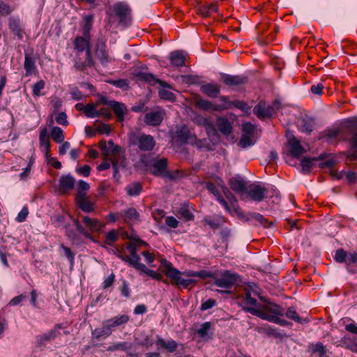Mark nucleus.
Masks as SVG:
<instances>
[{
  "label": "nucleus",
  "mask_w": 357,
  "mask_h": 357,
  "mask_svg": "<svg viewBox=\"0 0 357 357\" xmlns=\"http://www.w3.org/2000/svg\"><path fill=\"white\" fill-rule=\"evenodd\" d=\"M161 264L163 266L162 272L170 280V283L180 289H191L197 282L193 277L200 278H212L213 274L206 271H185L181 272L178 269L173 267L172 263L165 259L161 260Z\"/></svg>",
  "instance_id": "nucleus-2"
},
{
  "label": "nucleus",
  "mask_w": 357,
  "mask_h": 357,
  "mask_svg": "<svg viewBox=\"0 0 357 357\" xmlns=\"http://www.w3.org/2000/svg\"><path fill=\"white\" fill-rule=\"evenodd\" d=\"M159 96L162 99L168 100L170 101L175 100V95L167 89H160L159 91Z\"/></svg>",
  "instance_id": "nucleus-60"
},
{
  "label": "nucleus",
  "mask_w": 357,
  "mask_h": 357,
  "mask_svg": "<svg viewBox=\"0 0 357 357\" xmlns=\"http://www.w3.org/2000/svg\"><path fill=\"white\" fill-rule=\"evenodd\" d=\"M253 144L254 143L252 140V136H250L249 135H242V137L238 142V146L245 149Z\"/></svg>",
  "instance_id": "nucleus-56"
},
{
  "label": "nucleus",
  "mask_w": 357,
  "mask_h": 357,
  "mask_svg": "<svg viewBox=\"0 0 357 357\" xmlns=\"http://www.w3.org/2000/svg\"><path fill=\"white\" fill-rule=\"evenodd\" d=\"M24 68L26 71V76L35 74L37 72L36 61L33 56H32V53L25 52Z\"/></svg>",
  "instance_id": "nucleus-21"
},
{
  "label": "nucleus",
  "mask_w": 357,
  "mask_h": 357,
  "mask_svg": "<svg viewBox=\"0 0 357 357\" xmlns=\"http://www.w3.org/2000/svg\"><path fill=\"white\" fill-rule=\"evenodd\" d=\"M137 77L141 79L144 80L150 84H154L155 82H158L160 85L162 86L169 87V85L167 84L165 82L156 79L152 74L150 73H139L137 75Z\"/></svg>",
  "instance_id": "nucleus-38"
},
{
  "label": "nucleus",
  "mask_w": 357,
  "mask_h": 357,
  "mask_svg": "<svg viewBox=\"0 0 357 357\" xmlns=\"http://www.w3.org/2000/svg\"><path fill=\"white\" fill-rule=\"evenodd\" d=\"M167 167V159L162 158L160 160L155 161L153 164V166H152L153 174L157 175V176L162 174L165 172Z\"/></svg>",
  "instance_id": "nucleus-39"
},
{
  "label": "nucleus",
  "mask_w": 357,
  "mask_h": 357,
  "mask_svg": "<svg viewBox=\"0 0 357 357\" xmlns=\"http://www.w3.org/2000/svg\"><path fill=\"white\" fill-rule=\"evenodd\" d=\"M325 155L321 154L318 158H303L301 160V171L303 173H307L314 167V162L323 160Z\"/></svg>",
  "instance_id": "nucleus-34"
},
{
  "label": "nucleus",
  "mask_w": 357,
  "mask_h": 357,
  "mask_svg": "<svg viewBox=\"0 0 357 357\" xmlns=\"http://www.w3.org/2000/svg\"><path fill=\"white\" fill-rule=\"evenodd\" d=\"M197 105L204 110L208 111H215L216 105H213L211 102L204 100V99H198L197 100Z\"/></svg>",
  "instance_id": "nucleus-48"
},
{
  "label": "nucleus",
  "mask_w": 357,
  "mask_h": 357,
  "mask_svg": "<svg viewBox=\"0 0 357 357\" xmlns=\"http://www.w3.org/2000/svg\"><path fill=\"white\" fill-rule=\"evenodd\" d=\"M240 303L245 312H250L264 320L278 324L282 326L290 324L285 319L280 317L284 314V309L274 303H268L266 305H257V300L252 297L248 289H245V293L240 297Z\"/></svg>",
  "instance_id": "nucleus-1"
},
{
  "label": "nucleus",
  "mask_w": 357,
  "mask_h": 357,
  "mask_svg": "<svg viewBox=\"0 0 357 357\" xmlns=\"http://www.w3.org/2000/svg\"><path fill=\"white\" fill-rule=\"evenodd\" d=\"M186 54L181 50L173 51L170 53L171 64L175 67H182L185 65Z\"/></svg>",
  "instance_id": "nucleus-19"
},
{
  "label": "nucleus",
  "mask_w": 357,
  "mask_h": 357,
  "mask_svg": "<svg viewBox=\"0 0 357 357\" xmlns=\"http://www.w3.org/2000/svg\"><path fill=\"white\" fill-rule=\"evenodd\" d=\"M98 147L102 151L104 158L111 162L114 169V177L119 176V169L126 165L125 151L121 146L114 144L112 140H109L107 143L105 140H101L98 143Z\"/></svg>",
  "instance_id": "nucleus-3"
},
{
  "label": "nucleus",
  "mask_w": 357,
  "mask_h": 357,
  "mask_svg": "<svg viewBox=\"0 0 357 357\" xmlns=\"http://www.w3.org/2000/svg\"><path fill=\"white\" fill-rule=\"evenodd\" d=\"M132 348V344L128 342H118L114 344L113 345L109 347L107 349L108 351H115L117 350H121L127 352V354L130 356H134L135 354L131 351Z\"/></svg>",
  "instance_id": "nucleus-33"
},
{
  "label": "nucleus",
  "mask_w": 357,
  "mask_h": 357,
  "mask_svg": "<svg viewBox=\"0 0 357 357\" xmlns=\"http://www.w3.org/2000/svg\"><path fill=\"white\" fill-rule=\"evenodd\" d=\"M58 332L55 329H52L43 335L38 337L40 344H43L45 341H50L54 340L57 336Z\"/></svg>",
  "instance_id": "nucleus-47"
},
{
  "label": "nucleus",
  "mask_w": 357,
  "mask_h": 357,
  "mask_svg": "<svg viewBox=\"0 0 357 357\" xmlns=\"http://www.w3.org/2000/svg\"><path fill=\"white\" fill-rule=\"evenodd\" d=\"M8 26L12 33L19 39H22L23 38L24 32L22 28L19 18L10 17Z\"/></svg>",
  "instance_id": "nucleus-28"
},
{
  "label": "nucleus",
  "mask_w": 357,
  "mask_h": 357,
  "mask_svg": "<svg viewBox=\"0 0 357 357\" xmlns=\"http://www.w3.org/2000/svg\"><path fill=\"white\" fill-rule=\"evenodd\" d=\"M201 91L211 98H215L220 91V86L218 84L208 83L201 86Z\"/></svg>",
  "instance_id": "nucleus-30"
},
{
  "label": "nucleus",
  "mask_w": 357,
  "mask_h": 357,
  "mask_svg": "<svg viewBox=\"0 0 357 357\" xmlns=\"http://www.w3.org/2000/svg\"><path fill=\"white\" fill-rule=\"evenodd\" d=\"M207 190L211 192L217 199V200L224 206L225 210L228 212H230V208L229 206V203L225 199L222 195L220 193L218 189L215 186V185L211 182H208L206 183Z\"/></svg>",
  "instance_id": "nucleus-22"
},
{
  "label": "nucleus",
  "mask_w": 357,
  "mask_h": 357,
  "mask_svg": "<svg viewBox=\"0 0 357 357\" xmlns=\"http://www.w3.org/2000/svg\"><path fill=\"white\" fill-rule=\"evenodd\" d=\"M113 253L119 259L134 268L137 263L141 260L139 255L137 253V248L135 243H126L124 245L116 248L113 250Z\"/></svg>",
  "instance_id": "nucleus-5"
},
{
  "label": "nucleus",
  "mask_w": 357,
  "mask_h": 357,
  "mask_svg": "<svg viewBox=\"0 0 357 357\" xmlns=\"http://www.w3.org/2000/svg\"><path fill=\"white\" fill-rule=\"evenodd\" d=\"M82 222L90 231H100L104 225L96 218H91L89 216H82Z\"/></svg>",
  "instance_id": "nucleus-25"
},
{
  "label": "nucleus",
  "mask_w": 357,
  "mask_h": 357,
  "mask_svg": "<svg viewBox=\"0 0 357 357\" xmlns=\"http://www.w3.org/2000/svg\"><path fill=\"white\" fill-rule=\"evenodd\" d=\"M204 222L208 225L211 229H216L223 225L226 220L225 217L220 214H215L213 215H207L204 220Z\"/></svg>",
  "instance_id": "nucleus-18"
},
{
  "label": "nucleus",
  "mask_w": 357,
  "mask_h": 357,
  "mask_svg": "<svg viewBox=\"0 0 357 357\" xmlns=\"http://www.w3.org/2000/svg\"><path fill=\"white\" fill-rule=\"evenodd\" d=\"M109 105L112 108L118 121L120 122L123 121L124 115L127 112L125 105L116 101H110Z\"/></svg>",
  "instance_id": "nucleus-26"
},
{
  "label": "nucleus",
  "mask_w": 357,
  "mask_h": 357,
  "mask_svg": "<svg viewBox=\"0 0 357 357\" xmlns=\"http://www.w3.org/2000/svg\"><path fill=\"white\" fill-rule=\"evenodd\" d=\"M231 188L237 193L245 194L247 188L245 181L241 178L232 177L229 182Z\"/></svg>",
  "instance_id": "nucleus-29"
},
{
  "label": "nucleus",
  "mask_w": 357,
  "mask_h": 357,
  "mask_svg": "<svg viewBox=\"0 0 357 357\" xmlns=\"http://www.w3.org/2000/svg\"><path fill=\"white\" fill-rule=\"evenodd\" d=\"M351 149L346 153L347 158L350 161L357 160V132L353 134L351 139Z\"/></svg>",
  "instance_id": "nucleus-36"
},
{
  "label": "nucleus",
  "mask_w": 357,
  "mask_h": 357,
  "mask_svg": "<svg viewBox=\"0 0 357 357\" xmlns=\"http://www.w3.org/2000/svg\"><path fill=\"white\" fill-rule=\"evenodd\" d=\"M98 104L90 103L85 105L84 113L87 117L96 118L98 117V110H96Z\"/></svg>",
  "instance_id": "nucleus-49"
},
{
  "label": "nucleus",
  "mask_w": 357,
  "mask_h": 357,
  "mask_svg": "<svg viewBox=\"0 0 357 357\" xmlns=\"http://www.w3.org/2000/svg\"><path fill=\"white\" fill-rule=\"evenodd\" d=\"M218 129L222 134L225 135H228L232 132V125L231 122L227 119L224 117H219L217 119L216 121Z\"/></svg>",
  "instance_id": "nucleus-32"
},
{
  "label": "nucleus",
  "mask_w": 357,
  "mask_h": 357,
  "mask_svg": "<svg viewBox=\"0 0 357 357\" xmlns=\"http://www.w3.org/2000/svg\"><path fill=\"white\" fill-rule=\"evenodd\" d=\"M56 121L58 124L61 126H68V121L67 120V115L65 112H59L56 116Z\"/></svg>",
  "instance_id": "nucleus-61"
},
{
  "label": "nucleus",
  "mask_w": 357,
  "mask_h": 357,
  "mask_svg": "<svg viewBox=\"0 0 357 357\" xmlns=\"http://www.w3.org/2000/svg\"><path fill=\"white\" fill-rule=\"evenodd\" d=\"M128 139L130 144L136 146L142 151H152L156 144L153 136L143 132H131Z\"/></svg>",
  "instance_id": "nucleus-6"
},
{
  "label": "nucleus",
  "mask_w": 357,
  "mask_h": 357,
  "mask_svg": "<svg viewBox=\"0 0 357 357\" xmlns=\"http://www.w3.org/2000/svg\"><path fill=\"white\" fill-rule=\"evenodd\" d=\"M114 10L116 15L119 18V23L124 26L128 25L130 21V13L128 6L121 3H118L114 6Z\"/></svg>",
  "instance_id": "nucleus-10"
},
{
  "label": "nucleus",
  "mask_w": 357,
  "mask_h": 357,
  "mask_svg": "<svg viewBox=\"0 0 357 357\" xmlns=\"http://www.w3.org/2000/svg\"><path fill=\"white\" fill-rule=\"evenodd\" d=\"M75 181L72 176H62L59 181V192L66 194L74 188Z\"/></svg>",
  "instance_id": "nucleus-16"
},
{
  "label": "nucleus",
  "mask_w": 357,
  "mask_h": 357,
  "mask_svg": "<svg viewBox=\"0 0 357 357\" xmlns=\"http://www.w3.org/2000/svg\"><path fill=\"white\" fill-rule=\"evenodd\" d=\"M91 38L86 36H77L73 42L74 48L78 52L86 51V59L84 61H81L78 57L75 59V67L77 70H84L86 67H91L94 65L92 58V52L90 45Z\"/></svg>",
  "instance_id": "nucleus-4"
},
{
  "label": "nucleus",
  "mask_w": 357,
  "mask_h": 357,
  "mask_svg": "<svg viewBox=\"0 0 357 357\" xmlns=\"http://www.w3.org/2000/svg\"><path fill=\"white\" fill-rule=\"evenodd\" d=\"M262 331L268 336L274 337H281L282 334L277 328H274L270 326H266L262 328Z\"/></svg>",
  "instance_id": "nucleus-53"
},
{
  "label": "nucleus",
  "mask_w": 357,
  "mask_h": 357,
  "mask_svg": "<svg viewBox=\"0 0 357 357\" xmlns=\"http://www.w3.org/2000/svg\"><path fill=\"white\" fill-rule=\"evenodd\" d=\"M334 259L337 263H344L351 274H357V252H348L342 248L335 251Z\"/></svg>",
  "instance_id": "nucleus-7"
},
{
  "label": "nucleus",
  "mask_w": 357,
  "mask_h": 357,
  "mask_svg": "<svg viewBox=\"0 0 357 357\" xmlns=\"http://www.w3.org/2000/svg\"><path fill=\"white\" fill-rule=\"evenodd\" d=\"M208 10L206 5H202L197 8V13L203 17H207L211 15Z\"/></svg>",
  "instance_id": "nucleus-63"
},
{
  "label": "nucleus",
  "mask_w": 357,
  "mask_h": 357,
  "mask_svg": "<svg viewBox=\"0 0 357 357\" xmlns=\"http://www.w3.org/2000/svg\"><path fill=\"white\" fill-rule=\"evenodd\" d=\"M75 202L79 208L84 212L90 213L95 208L94 203L91 200L89 197L86 196V193H77Z\"/></svg>",
  "instance_id": "nucleus-12"
},
{
  "label": "nucleus",
  "mask_w": 357,
  "mask_h": 357,
  "mask_svg": "<svg viewBox=\"0 0 357 357\" xmlns=\"http://www.w3.org/2000/svg\"><path fill=\"white\" fill-rule=\"evenodd\" d=\"M286 317L300 324H305L309 322V319L307 318H301L296 312L294 307H289L285 312Z\"/></svg>",
  "instance_id": "nucleus-40"
},
{
  "label": "nucleus",
  "mask_w": 357,
  "mask_h": 357,
  "mask_svg": "<svg viewBox=\"0 0 357 357\" xmlns=\"http://www.w3.org/2000/svg\"><path fill=\"white\" fill-rule=\"evenodd\" d=\"M250 216L259 222L264 227H268L271 225V222H269L262 215L258 213H250Z\"/></svg>",
  "instance_id": "nucleus-54"
},
{
  "label": "nucleus",
  "mask_w": 357,
  "mask_h": 357,
  "mask_svg": "<svg viewBox=\"0 0 357 357\" xmlns=\"http://www.w3.org/2000/svg\"><path fill=\"white\" fill-rule=\"evenodd\" d=\"M131 110L134 112H147L148 107L142 102H139L132 107Z\"/></svg>",
  "instance_id": "nucleus-62"
},
{
  "label": "nucleus",
  "mask_w": 357,
  "mask_h": 357,
  "mask_svg": "<svg viewBox=\"0 0 357 357\" xmlns=\"http://www.w3.org/2000/svg\"><path fill=\"white\" fill-rule=\"evenodd\" d=\"M211 324L210 322H205L201 326V327L199 329H197V333L200 337L203 338L208 335V331L211 329Z\"/></svg>",
  "instance_id": "nucleus-55"
},
{
  "label": "nucleus",
  "mask_w": 357,
  "mask_h": 357,
  "mask_svg": "<svg viewBox=\"0 0 357 357\" xmlns=\"http://www.w3.org/2000/svg\"><path fill=\"white\" fill-rule=\"evenodd\" d=\"M275 111L273 107L266 105L264 102H259L253 109V113L260 119L273 116Z\"/></svg>",
  "instance_id": "nucleus-14"
},
{
  "label": "nucleus",
  "mask_w": 357,
  "mask_h": 357,
  "mask_svg": "<svg viewBox=\"0 0 357 357\" xmlns=\"http://www.w3.org/2000/svg\"><path fill=\"white\" fill-rule=\"evenodd\" d=\"M237 275L229 271H225L220 277L215 278L214 284L219 287L226 289H231L236 282Z\"/></svg>",
  "instance_id": "nucleus-9"
},
{
  "label": "nucleus",
  "mask_w": 357,
  "mask_h": 357,
  "mask_svg": "<svg viewBox=\"0 0 357 357\" xmlns=\"http://www.w3.org/2000/svg\"><path fill=\"white\" fill-rule=\"evenodd\" d=\"M220 100L222 102H223V104H222V105H216L217 107L215 108V111L221 112V111H223V110H225V109H230V108L233 107L232 101H230L229 100V97L228 96H220Z\"/></svg>",
  "instance_id": "nucleus-46"
},
{
  "label": "nucleus",
  "mask_w": 357,
  "mask_h": 357,
  "mask_svg": "<svg viewBox=\"0 0 357 357\" xmlns=\"http://www.w3.org/2000/svg\"><path fill=\"white\" fill-rule=\"evenodd\" d=\"M108 83L123 89H127L129 87L128 80L126 79H111L108 81Z\"/></svg>",
  "instance_id": "nucleus-51"
},
{
  "label": "nucleus",
  "mask_w": 357,
  "mask_h": 357,
  "mask_svg": "<svg viewBox=\"0 0 357 357\" xmlns=\"http://www.w3.org/2000/svg\"><path fill=\"white\" fill-rule=\"evenodd\" d=\"M233 107L241 109L245 114H250L251 107L248 105L247 102L241 100H234L232 101Z\"/></svg>",
  "instance_id": "nucleus-50"
},
{
  "label": "nucleus",
  "mask_w": 357,
  "mask_h": 357,
  "mask_svg": "<svg viewBox=\"0 0 357 357\" xmlns=\"http://www.w3.org/2000/svg\"><path fill=\"white\" fill-rule=\"evenodd\" d=\"M130 320L129 316L127 314H121L114 317L112 319L105 321L109 330H112L116 327L124 325L127 324Z\"/></svg>",
  "instance_id": "nucleus-24"
},
{
  "label": "nucleus",
  "mask_w": 357,
  "mask_h": 357,
  "mask_svg": "<svg viewBox=\"0 0 357 357\" xmlns=\"http://www.w3.org/2000/svg\"><path fill=\"white\" fill-rule=\"evenodd\" d=\"M93 21V15H88L84 17V24L83 26V36L91 38L90 31L92 28Z\"/></svg>",
  "instance_id": "nucleus-45"
},
{
  "label": "nucleus",
  "mask_w": 357,
  "mask_h": 357,
  "mask_svg": "<svg viewBox=\"0 0 357 357\" xmlns=\"http://www.w3.org/2000/svg\"><path fill=\"white\" fill-rule=\"evenodd\" d=\"M178 215L185 220H192L194 218L193 214L190 211L188 207L185 204H183L178 209Z\"/></svg>",
  "instance_id": "nucleus-44"
},
{
  "label": "nucleus",
  "mask_w": 357,
  "mask_h": 357,
  "mask_svg": "<svg viewBox=\"0 0 357 357\" xmlns=\"http://www.w3.org/2000/svg\"><path fill=\"white\" fill-rule=\"evenodd\" d=\"M95 54L102 65H106L109 62V58L106 52L105 42L102 38H98L96 40Z\"/></svg>",
  "instance_id": "nucleus-11"
},
{
  "label": "nucleus",
  "mask_w": 357,
  "mask_h": 357,
  "mask_svg": "<svg viewBox=\"0 0 357 357\" xmlns=\"http://www.w3.org/2000/svg\"><path fill=\"white\" fill-rule=\"evenodd\" d=\"M312 349L314 353H317L319 357H324L326 354L325 347L321 342H317L315 344H313Z\"/></svg>",
  "instance_id": "nucleus-59"
},
{
  "label": "nucleus",
  "mask_w": 357,
  "mask_h": 357,
  "mask_svg": "<svg viewBox=\"0 0 357 357\" xmlns=\"http://www.w3.org/2000/svg\"><path fill=\"white\" fill-rule=\"evenodd\" d=\"M164 113L160 110L146 112L143 118L144 122L151 126H158L163 121Z\"/></svg>",
  "instance_id": "nucleus-13"
},
{
  "label": "nucleus",
  "mask_w": 357,
  "mask_h": 357,
  "mask_svg": "<svg viewBox=\"0 0 357 357\" xmlns=\"http://www.w3.org/2000/svg\"><path fill=\"white\" fill-rule=\"evenodd\" d=\"M126 190L129 196H137L142 190V185L138 182L132 183L126 186Z\"/></svg>",
  "instance_id": "nucleus-41"
},
{
  "label": "nucleus",
  "mask_w": 357,
  "mask_h": 357,
  "mask_svg": "<svg viewBox=\"0 0 357 357\" xmlns=\"http://www.w3.org/2000/svg\"><path fill=\"white\" fill-rule=\"evenodd\" d=\"M155 344L158 348H163L167 351L170 353L174 352L178 347L177 342L175 340H170L168 341H165L160 337H158Z\"/></svg>",
  "instance_id": "nucleus-31"
},
{
  "label": "nucleus",
  "mask_w": 357,
  "mask_h": 357,
  "mask_svg": "<svg viewBox=\"0 0 357 357\" xmlns=\"http://www.w3.org/2000/svg\"><path fill=\"white\" fill-rule=\"evenodd\" d=\"M51 137L56 143L63 142L64 140L63 130L57 126L54 127L51 132Z\"/></svg>",
  "instance_id": "nucleus-42"
},
{
  "label": "nucleus",
  "mask_w": 357,
  "mask_h": 357,
  "mask_svg": "<svg viewBox=\"0 0 357 357\" xmlns=\"http://www.w3.org/2000/svg\"><path fill=\"white\" fill-rule=\"evenodd\" d=\"M268 193V190L259 184L252 183L250 185L246 190L245 194H242L240 197L242 200H245L248 197L255 202H261Z\"/></svg>",
  "instance_id": "nucleus-8"
},
{
  "label": "nucleus",
  "mask_w": 357,
  "mask_h": 357,
  "mask_svg": "<svg viewBox=\"0 0 357 357\" xmlns=\"http://www.w3.org/2000/svg\"><path fill=\"white\" fill-rule=\"evenodd\" d=\"M324 85L321 83H319L317 84L312 85L311 86L310 91L313 94L321 96L323 94Z\"/></svg>",
  "instance_id": "nucleus-64"
},
{
  "label": "nucleus",
  "mask_w": 357,
  "mask_h": 357,
  "mask_svg": "<svg viewBox=\"0 0 357 357\" xmlns=\"http://www.w3.org/2000/svg\"><path fill=\"white\" fill-rule=\"evenodd\" d=\"M120 215H121V219L128 224L139 221V214L133 207L120 211Z\"/></svg>",
  "instance_id": "nucleus-20"
},
{
  "label": "nucleus",
  "mask_w": 357,
  "mask_h": 357,
  "mask_svg": "<svg viewBox=\"0 0 357 357\" xmlns=\"http://www.w3.org/2000/svg\"><path fill=\"white\" fill-rule=\"evenodd\" d=\"M289 144L290 146V154L294 158H298L303 153L305 152V150L301 146L300 141L295 137H292L289 140Z\"/></svg>",
  "instance_id": "nucleus-23"
},
{
  "label": "nucleus",
  "mask_w": 357,
  "mask_h": 357,
  "mask_svg": "<svg viewBox=\"0 0 357 357\" xmlns=\"http://www.w3.org/2000/svg\"><path fill=\"white\" fill-rule=\"evenodd\" d=\"M139 271L146 273V275L151 277L153 279L155 277L156 272L149 269L144 264L141 263L140 261H138L135 267Z\"/></svg>",
  "instance_id": "nucleus-52"
},
{
  "label": "nucleus",
  "mask_w": 357,
  "mask_h": 357,
  "mask_svg": "<svg viewBox=\"0 0 357 357\" xmlns=\"http://www.w3.org/2000/svg\"><path fill=\"white\" fill-rule=\"evenodd\" d=\"M222 82L227 86H238L245 82V78L238 75L223 74L221 75Z\"/></svg>",
  "instance_id": "nucleus-27"
},
{
  "label": "nucleus",
  "mask_w": 357,
  "mask_h": 357,
  "mask_svg": "<svg viewBox=\"0 0 357 357\" xmlns=\"http://www.w3.org/2000/svg\"><path fill=\"white\" fill-rule=\"evenodd\" d=\"M195 134L192 132L190 129L186 126H182L177 131V137L181 143L184 144H190L195 141Z\"/></svg>",
  "instance_id": "nucleus-15"
},
{
  "label": "nucleus",
  "mask_w": 357,
  "mask_h": 357,
  "mask_svg": "<svg viewBox=\"0 0 357 357\" xmlns=\"http://www.w3.org/2000/svg\"><path fill=\"white\" fill-rule=\"evenodd\" d=\"M13 10L9 4L3 1H0V15L7 16L10 15Z\"/></svg>",
  "instance_id": "nucleus-58"
},
{
  "label": "nucleus",
  "mask_w": 357,
  "mask_h": 357,
  "mask_svg": "<svg viewBox=\"0 0 357 357\" xmlns=\"http://www.w3.org/2000/svg\"><path fill=\"white\" fill-rule=\"evenodd\" d=\"M45 83L43 80L40 79L33 86V95L34 96H40L42 95L40 91L45 88Z\"/></svg>",
  "instance_id": "nucleus-57"
},
{
  "label": "nucleus",
  "mask_w": 357,
  "mask_h": 357,
  "mask_svg": "<svg viewBox=\"0 0 357 357\" xmlns=\"http://www.w3.org/2000/svg\"><path fill=\"white\" fill-rule=\"evenodd\" d=\"M40 145L45 147L46 155L48 156L50 152V136L46 128L43 129L39 136Z\"/></svg>",
  "instance_id": "nucleus-37"
},
{
  "label": "nucleus",
  "mask_w": 357,
  "mask_h": 357,
  "mask_svg": "<svg viewBox=\"0 0 357 357\" xmlns=\"http://www.w3.org/2000/svg\"><path fill=\"white\" fill-rule=\"evenodd\" d=\"M91 334L94 339L99 340L101 337H109L112 334V330H109V327L104 321L102 327L95 328Z\"/></svg>",
  "instance_id": "nucleus-35"
},
{
  "label": "nucleus",
  "mask_w": 357,
  "mask_h": 357,
  "mask_svg": "<svg viewBox=\"0 0 357 357\" xmlns=\"http://www.w3.org/2000/svg\"><path fill=\"white\" fill-rule=\"evenodd\" d=\"M119 232L112 229L105 235V239L103 243L108 245H112L119 239Z\"/></svg>",
  "instance_id": "nucleus-43"
},
{
  "label": "nucleus",
  "mask_w": 357,
  "mask_h": 357,
  "mask_svg": "<svg viewBox=\"0 0 357 357\" xmlns=\"http://www.w3.org/2000/svg\"><path fill=\"white\" fill-rule=\"evenodd\" d=\"M222 189L225 197L229 202V208H231L234 212L238 217L243 218L245 217L244 213L238 206V202L235 196L230 192V190L228 188L224 187Z\"/></svg>",
  "instance_id": "nucleus-17"
}]
</instances>
